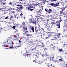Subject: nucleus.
Here are the masks:
<instances>
[{
	"mask_svg": "<svg viewBox=\"0 0 67 67\" xmlns=\"http://www.w3.org/2000/svg\"><path fill=\"white\" fill-rule=\"evenodd\" d=\"M17 6H18L17 8L18 10H22L23 9V7L22 5L18 4Z\"/></svg>",
	"mask_w": 67,
	"mask_h": 67,
	"instance_id": "1",
	"label": "nucleus"
},
{
	"mask_svg": "<svg viewBox=\"0 0 67 67\" xmlns=\"http://www.w3.org/2000/svg\"><path fill=\"white\" fill-rule=\"evenodd\" d=\"M45 11H46V12H47V13H51L52 10L50 9L46 8L45 9Z\"/></svg>",
	"mask_w": 67,
	"mask_h": 67,
	"instance_id": "2",
	"label": "nucleus"
},
{
	"mask_svg": "<svg viewBox=\"0 0 67 67\" xmlns=\"http://www.w3.org/2000/svg\"><path fill=\"white\" fill-rule=\"evenodd\" d=\"M40 36L41 38H45V34H44V33H41L40 34Z\"/></svg>",
	"mask_w": 67,
	"mask_h": 67,
	"instance_id": "3",
	"label": "nucleus"
},
{
	"mask_svg": "<svg viewBox=\"0 0 67 67\" xmlns=\"http://www.w3.org/2000/svg\"><path fill=\"white\" fill-rule=\"evenodd\" d=\"M29 29H31L32 32H34V27L32 26H29Z\"/></svg>",
	"mask_w": 67,
	"mask_h": 67,
	"instance_id": "4",
	"label": "nucleus"
},
{
	"mask_svg": "<svg viewBox=\"0 0 67 67\" xmlns=\"http://www.w3.org/2000/svg\"><path fill=\"white\" fill-rule=\"evenodd\" d=\"M30 21L31 23L34 24L35 25H36V20H35V21H33L32 19H30Z\"/></svg>",
	"mask_w": 67,
	"mask_h": 67,
	"instance_id": "5",
	"label": "nucleus"
},
{
	"mask_svg": "<svg viewBox=\"0 0 67 67\" xmlns=\"http://www.w3.org/2000/svg\"><path fill=\"white\" fill-rule=\"evenodd\" d=\"M45 27H47V32L48 33H49L50 32L49 31H50V26H48L47 25H45Z\"/></svg>",
	"mask_w": 67,
	"mask_h": 67,
	"instance_id": "6",
	"label": "nucleus"
},
{
	"mask_svg": "<svg viewBox=\"0 0 67 67\" xmlns=\"http://www.w3.org/2000/svg\"><path fill=\"white\" fill-rule=\"evenodd\" d=\"M13 42L12 43L10 42L8 43V45L9 46L10 48H13Z\"/></svg>",
	"mask_w": 67,
	"mask_h": 67,
	"instance_id": "7",
	"label": "nucleus"
},
{
	"mask_svg": "<svg viewBox=\"0 0 67 67\" xmlns=\"http://www.w3.org/2000/svg\"><path fill=\"white\" fill-rule=\"evenodd\" d=\"M59 6V3L58 2L57 3H54V6H53V7H58Z\"/></svg>",
	"mask_w": 67,
	"mask_h": 67,
	"instance_id": "8",
	"label": "nucleus"
},
{
	"mask_svg": "<svg viewBox=\"0 0 67 67\" xmlns=\"http://www.w3.org/2000/svg\"><path fill=\"white\" fill-rule=\"evenodd\" d=\"M60 36V34L58 33H55L54 36L56 37H57Z\"/></svg>",
	"mask_w": 67,
	"mask_h": 67,
	"instance_id": "9",
	"label": "nucleus"
},
{
	"mask_svg": "<svg viewBox=\"0 0 67 67\" xmlns=\"http://www.w3.org/2000/svg\"><path fill=\"white\" fill-rule=\"evenodd\" d=\"M23 32H24V33H23V34L24 35H25L26 33H27V32H28V31H27V30H23Z\"/></svg>",
	"mask_w": 67,
	"mask_h": 67,
	"instance_id": "10",
	"label": "nucleus"
},
{
	"mask_svg": "<svg viewBox=\"0 0 67 67\" xmlns=\"http://www.w3.org/2000/svg\"><path fill=\"white\" fill-rule=\"evenodd\" d=\"M60 40H61V37H60V36L58 37H57V40L58 41H60Z\"/></svg>",
	"mask_w": 67,
	"mask_h": 67,
	"instance_id": "11",
	"label": "nucleus"
},
{
	"mask_svg": "<svg viewBox=\"0 0 67 67\" xmlns=\"http://www.w3.org/2000/svg\"><path fill=\"white\" fill-rule=\"evenodd\" d=\"M34 7L32 5L29 6V7H27L28 9H33L34 8Z\"/></svg>",
	"mask_w": 67,
	"mask_h": 67,
	"instance_id": "12",
	"label": "nucleus"
},
{
	"mask_svg": "<svg viewBox=\"0 0 67 67\" xmlns=\"http://www.w3.org/2000/svg\"><path fill=\"white\" fill-rule=\"evenodd\" d=\"M66 7H62V8H61V10H62V11H65V9Z\"/></svg>",
	"mask_w": 67,
	"mask_h": 67,
	"instance_id": "13",
	"label": "nucleus"
},
{
	"mask_svg": "<svg viewBox=\"0 0 67 67\" xmlns=\"http://www.w3.org/2000/svg\"><path fill=\"white\" fill-rule=\"evenodd\" d=\"M21 46L20 45H19L17 47H13V48H14V49H16L17 48L16 47H20Z\"/></svg>",
	"mask_w": 67,
	"mask_h": 67,
	"instance_id": "14",
	"label": "nucleus"
},
{
	"mask_svg": "<svg viewBox=\"0 0 67 67\" xmlns=\"http://www.w3.org/2000/svg\"><path fill=\"white\" fill-rule=\"evenodd\" d=\"M37 16H36V18H37V20H38V19H39V18H38V17H40V16H41V15L40 14V15H37Z\"/></svg>",
	"mask_w": 67,
	"mask_h": 67,
	"instance_id": "15",
	"label": "nucleus"
},
{
	"mask_svg": "<svg viewBox=\"0 0 67 67\" xmlns=\"http://www.w3.org/2000/svg\"><path fill=\"white\" fill-rule=\"evenodd\" d=\"M60 23H59V24H57V26H58V28L59 29L60 28Z\"/></svg>",
	"mask_w": 67,
	"mask_h": 67,
	"instance_id": "16",
	"label": "nucleus"
},
{
	"mask_svg": "<svg viewBox=\"0 0 67 67\" xmlns=\"http://www.w3.org/2000/svg\"><path fill=\"white\" fill-rule=\"evenodd\" d=\"M51 34L52 36H54L55 35V33L51 32Z\"/></svg>",
	"mask_w": 67,
	"mask_h": 67,
	"instance_id": "17",
	"label": "nucleus"
},
{
	"mask_svg": "<svg viewBox=\"0 0 67 67\" xmlns=\"http://www.w3.org/2000/svg\"><path fill=\"white\" fill-rule=\"evenodd\" d=\"M57 15V14H56V13H54V18H55L54 19H57V16H55Z\"/></svg>",
	"mask_w": 67,
	"mask_h": 67,
	"instance_id": "18",
	"label": "nucleus"
},
{
	"mask_svg": "<svg viewBox=\"0 0 67 67\" xmlns=\"http://www.w3.org/2000/svg\"><path fill=\"white\" fill-rule=\"evenodd\" d=\"M67 14V12L66 11L65 12H64L63 13V15H66V14Z\"/></svg>",
	"mask_w": 67,
	"mask_h": 67,
	"instance_id": "19",
	"label": "nucleus"
},
{
	"mask_svg": "<svg viewBox=\"0 0 67 67\" xmlns=\"http://www.w3.org/2000/svg\"><path fill=\"white\" fill-rule=\"evenodd\" d=\"M35 32H38V30H37V27L36 26L35 27Z\"/></svg>",
	"mask_w": 67,
	"mask_h": 67,
	"instance_id": "20",
	"label": "nucleus"
},
{
	"mask_svg": "<svg viewBox=\"0 0 67 67\" xmlns=\"http://www.w3.org/2000/svg\"><path fill=\"white\" fill-rule=\"evenodd\" d=\"M57 37L55 36L54 37H53L52 38V40H57Z\"/></svg>",
	"mask_w": 67,
	"mask_h": 67,
	"instance_id": "21",
	"label": "nucleus"
},
{
	"mask_svg": "<svg viewBox=\"0 0 67 67\" xmlns=\"http://www.w3.org/2000/svg\"><path fill=\"white\" fill-rule=\"evenodd\" d=\"M49 32H48V36L49 37H50L51 35V32H50V31H49Z\"/></svg>",
	"mask_w": 67,
	"mask_h": 67,
	"instance_id": "22",
	"label": "nucleus"
},
{
	"mask_svg": "<svg viewBox=\"0 0 67 67\" xmlns=\"http://www.w3.org/2000/svg\"><path fill=\"white\" fill-rule=\"evenodd\" d=\"M12 38H17V36H15V35H13L12 36Z\"/></svg>",
	"mask_w": 67,
	"mask_h": 67,
	"instance_id": "23",
	"label": "nucleus"
},
{
	"mask_svg": "<svg viewBox=\"0 0 67 67\" xmlns=\"http://www.w3.org/2000/svg\"><path fill=\"white\" fill-rule=\"evenodd\" d=\"M60 19L59 20V21H57L58 23H60V22H61V21H62V20H61V17H60Z\"/></svg>",
	"mask_w": 67,
	"mask_h": 67,
	"instance_id": "24",
	"label": "nucleus"
},
{
	"mask_svg": "<svg viewBox=\"0 0 67 67\" xmlns=\"http://www.w3.org/2000/svg\"><path fill=\"white\" fill-rule=\"evenodd\" d=\"M23 29H24V30H27V27H23Z\"/></svg>",
	"mask_w": 67,
	"mask_h": 67,
	"instance_id": "25",
	"label": "nucleus"
},
{
	"mask_svg": "<svg viewBox=\"0 0 67 67\" xmlns=\"http://www.w3.org/2000/svg\"><path fill=\"white\" fill-rule=\"evenodd\" d=\"M42 23H41V21H39L38 22H37V23L38 24V25H39V24H41Z\"/></svg>",
	"mask_w": 67,
	"mask_h": 67,
	"instance_id": "26",
	"label": "nucleus"
},
{
	"mask_svg": "<svg viewBox=\"0 0 67 67\" xmlns=\"http://www.w3.org/2000/svg\"><path fill=\"white\" fill-rule=\"evenodd\" d=\"M50 4L51 6H54V3H52Z\"/></svg>",
	"mask_w": 67,
	"mask_h": 67,
	"instance_id": "27",
	"label": "nucleus"
},
{
	"mask_svg": "<svg viewBox=\"0 0 67 67\" xmlns=\"http://www.w3.org/2000/svg\"><path fill=\"white\" fill-rule=\"evenodd\" d=\"M35 62V63H38V61L37 60H34L33 61V62Z\"/></svg>",
	"mask_w": 67,
	"mask_h": 67,
	"instance_id": "28",
	"label": "nucleus"
},
{
	"mask_svg": "<svg viewBox=\"0 0 67 67\" xmlns=\"http://www.w3.org/2000/svg\"><path fill=\"white\" fill-rule=\"evenodd\" d=\"M13 18H16L17 19H18V17H16V16L15 15L13 16Z\"/></svg>",
	"mask_w": 67,
	"mask_h": 67,
	"instance_id": "29",
	"label": "nucleus"
},
{
	"mask_svg": "<svg viewBox=\"0 0 67 67\" xmlns=\"http://www.w3.org/2000/svg\"><path fill=\"white\" fill-rule=\"evenodd\" d=\"M14 2H12V6H14Z\"/></svg>",
	"mask_w": 67,
	"mask_h": 67,
	"instance_id": "30",
	"label": "nucleus"
},
{
	"mask_svg": "<svg viewBox=\"0 0 67 67\" xmlns=\"http://www.w3.org/2000/svg\"><path fill=\"white\" fill-rule=\"evenodd\" d=\"M25 35H26V36H31V35L28 34H26Z\"/></svg>",
	"mask_w": 67,
	"mask_h": 67,
	"instance_id": "31",
	"label": "nucleus"
},
{
	"mask_svg": "<svg viewBox=\"0 0 67 67\" xmlns=\"http://www.w3.org/2000/svg\"><path fill=\"white\" fill-rule=\"evenodd\" d=\"M46 58H45L46 60H48L49 59V57H46Z\"/></svg>",
	"mask_w": 67,
	"mask_h": 67,
	"instance_id": "32",
	"label": "nucleus"
},
{
	"mask_svg": "<svg viewBox=\"0 0 67 67\" xmlns=\"http://www.w3.org/2000/svg\"><path fill=\"white\" fill-rule=\"evenodd\" d=\"M63 10H61L60 11V14H62L63 13Z\"/></svg>",
	"mask_w": 67,
	"mask_h": 67,
	"instance_id": "33",
	"label": "nucleus"
},
{
	"mask_svg": "<svg viewBox=\"0 0 67 67\" xmlns=\"http://www.w3.org/2000/svg\"><path fill=\"white\" fill-rule=\"evenodd\" d=\"M10 41H11V42H13V40H12V38H11V39H10Z\"/></svg>",
	"mask_w": 67,
	"mask_h": 67,
	"instance_id": "34",
	"label": "nucleus"
},
{
	"mask_svg": "<svg viewBox=\"0 0 67 67\" xmlns=\"http://www.w3.org/2000/svg\"><path fill=\"white\" fill-rule=\"evenodd\" d=\"M66 23L64 25H65V27H66V28L67 29V23Z\"/></svg>",
	"mask_w": 67,
	"mask_h": 67,
	"instance_id": "35",
	"label": "nucleus"
},
{
	"mask_svg": "<svg viewBox=\"0 0 67 67\" xmlns=\"http://www.w3.org/2000/svg\"><path fill=\"white\" fill-rule=\"evenodd\" d=\"M22 24L23 25H25V22H23L22 23Z\"/></svg>",
	"mask_w": 67,
	"mask_h": 67,
	"instance_id": "36",
	"label": "nucleus"
},
{
	"mask_svg": "<svg viewBox=\"0 0 67 67\" xmlns=\"http://www.w3.org/2000/svg\"><path fill=\"white\" fill-rule=\"evenodd\" d=\"M41 14V13H37L36 14V15H40Z\"/></svg>",
	"mask_w": 67,
	"mask_h": 67,
	"instance_id": "37",
	"label": "nucleus"
},
{
	"mask_svg": "<svg viewBox=\"0 0 67 67\" xmlns=\"http://www.w3.org/2000/svg\"><path fill=\"white\" fill-rule=\"evenodd\" d=\"M45 55H46V57H47V56H48V54H47V53H45Z\"/></svg>",
	"mask_w": 67,
	"mask_h": 67,
	"instance_id": "38",
	"label": "nucleus"
},
{
	"mask_svg": "<svg viewBox=\"0 0 67 67\" xmlns=\"http://www.w3.org/2000/svg\"><path fill=\"white\" fill-rule=\"evenodd\" d=\"M4 3L3 2H1V5H3V4H4Z\"/></svg>",
	"mask_w": 67,
	"mask_h": 67,
	"instance_id": "39",
	"label": "nucleus"
},
{
	"mask_svg": "<svg viewBox=\"0 0 67 67\" xmlns=\"http://www.w3.org/2000/svg\"><path fill=\"white\" fill-rule=\"evenodd\" d=\"M59 51L60 52H62L63 51V49H59Z\"/></svg>",
	"mask_w": 67,
	"mask_h": 67,
	"instance_id": "40",
	"label": "nucleus"
},
{
	"mask_svg": "<svg viewBox=\"0 0 67 67\" xmlns=\"http://www.w3.org/2000/svg\"><path fill=\"white\" fill-rule=\"evenodd\" d=\"M42 10H43V8H42L40 9L39 11L41 12L42 11Z\"/></svg>",
	"mask_w": 67,
	"mask_h": 67,
	"instance_id": "41",
	"label": "nucleus"
},
{
	"mask_svg": "<svg viewBox=\"0 0 67 67\" xmlns=\"http://www.w3.org/2000/svg\"><path fill=\"white\" fill-rule=\"evenodd\" d=\"M43 56V57H46V55H45V54H43L42 55Z\"/></svg>",
	"mask_w": 67,
	"mask_h": 67,
	"instance_id": "42",
	"label": "nucleus"
},
{
	"mask_svg": "<svg viewBox=\"0 0 67 67\" xmlns=\"http://www.w3.org/2000/svg\"><path fill=\"white\" fill-rule=\"evenodd\" d=\"M14 21L12 20V21L10 23H14Z\"/></svg>",
	"mask_w": 67,
	"mask_h": 67,
	"instance_id": "43",
	"label": "nucleus"
},
{
	"mask_svg": "<svg viewBox=\"0 0 67 67\" xmlns=\"http://www.w3.org/2000/svg\"><path fill=\"white\" fill-rule=\"evenodd\" d=\"M37 13H41V12L40 10H38L37 12Z\"/></svg>",
	"mask_w": 67,
	"mask_h": 67,
	"instance_id": "44",
	"label": "nucleus"
},
{
	"mask_svg": "<svg viewBox=\"0 0 67 67\" xmlns=\"http://www.w3.org/2000/svg\"><path fill=\"white\" fill-rule=\"evenodd\" d=\"M8 18H9L8 16H7L5 18V19H8Z\"/></svg>",
	"mask_w": 67,
	"mask_h": 67,
	"instance_id": "45",
	"label": "nucleus"
},
{
	"mask_svg": "<svg viewBox=\"0 0 67 67\" xmlns=\"http://www.w3.org/2000/svg\"><path fill=\"white\" fill-rule=\"evenodd\" d=\"M63 31H64V32H66V31H67V30H65V29H64V30H63Z\"/></svg>",
	"mask_w": 67,
	"mask_h": 67,
	"instance_id": "46",
	"label": "nucleus"
},
{
	"mask_svg": "<svg viewBox=\"0 0 67 67\" xmlns=\"http://www.w3.org/2000/svg\"><path fill=\"white\" fill-rule=\"evenodd\" d=\"M23 15V14L21 13L20 14V16H22V15Z\"/></svg>",
	"mask_w": 67,
	"mask_h": 67,
	"instance_id": "47",
	"label": "nucleus"
},
{
	"mask_svg": "<svg viewBox=\"0 0 67 67\" xmlns=\"http://www.w3.org/2000/svg\"><path fill=\"white\" fill-rule=\"evenodd\" d=\"M62 60H62V59H59L60 62H62Z\"/></svg>",
	"mask_w": 67,
	"mask_h": 67,
	"instance_id": "48",
	"label": "nucleus"
},
{
	"mask_svg": "<svg viewBox=\"0 0 67 67\" xmlns=\"http://www.w3.org/2000/svg\"><path fill=\"white\" fill-rule=\"evenodd\" d=\"M12 18H13V16H12V15L10 17V19H12Z\"/></svg>",
	"mask_w": 67,
	"mask_h": 67,
	"instance_id": "49",
	"label": "nucleus"
},
{
	"mask_svg": "<svg viewBox=\"0 0 67 67\" xmlns=\"http://www.w3.org/2000/svg\"><path fill=\"white\" fill-rule=\"evenodd\" d=\"M13 29H15V26H14L13 27Z\"/></svg>",
	"mask_w": 67,
	"mask_h": 67,
	"instance_id": "50",
	"label": "nucleus"
},
{
	"mask_svg": "<svg viewBox=\"0 0 67 67\" xmlns=\"http://www.w3.org/2000/svg\"><path fill=\"white\" fill-rule=\"evenodd\" d=\"M57 0H51V1H56Z\"/></svg>",
	"mask_w": 67,
	"mask_h": 67,
	"instance_id": "51",
	"label": "nucleus"
},
{
	"mask_svg": "<svg viewBox=\"0 0 67 67\" xmlns=\"http://www.w3.org/2000/svg\"><path fill=\"white\" fill-rule=\"evenodd\" d=\"M29 10H30V11H33L34 10V9H29Z\"/></svg>",
	"mask_w": 67,
	"mask_h": 67,
	"instance_id": "52",
	"label": "nucleus"
},
{
	"mask_svg": "<svg viewBox=\"0 0 67 67\" xmlns=\"http://www.w3.org/2000/svg\"><path fill=\"white\" fill-rule=\"evenodd\" d=\"M64 22H67V19H65V20H64Z\"/></svg>",
	"mask_w": 67,
	"mask_h": 67,
	"instance_id": "53",
	"label": "nucleus"
},
{
	"mask_svg": "<svg viewBox=\"0 0 67 67\" xmlns=\"http://www.w3.org/2000/svg\"><path fill=\"white\" fill-rule=\"evenodd\" d=\"M50 19H47V22H48V21H50Z\"/></svg>",
	"mask_w": 67,
	"mask_h": 67,
	"instance_id": "54",
	"label": "nucleus"
},
{
	"mask_svg": "<svg viewBox=\"0 0 67 67\" xmlns=\"http://www.w3.org/2000/svg\"><path fill=\"white\" fill-rule=\"evenodd\" d=\"M52 48H54V49H55V46H53V47H52Z\"/></svg>",
	"mask_w": 67,
	"mask_h": 67,
	"instance_id": "55",
	"label": "nucleus"
},
{
	"mask_svg": "<svg viewBox=\"0 0 67 67\" xmlns=\"http://www.w3.org/2000/svg\"><path fill=\"white\" fill-rule=\"evenodd\" d=\"M5 46L6 47H9V46H8V45H6Z\"/></svg>",
	"mask_w": 67,
	"mask_h": 67,
	"instance_id": "56",
	"label": "nucleus"
},
{
	"mask_svg": "<svg viewBox=\"0 0 67 67\" xmlns=\"http://www.w3.org/2000/svg\"><path fill=\"white\" fill-rule=\"evenodd\" d=\"M43 3H45V1L44 0H43Z\"/></svg>",
	"mask_w": 67,
	"mask_h": 67,
	"instance_id": "57",
	"label": "nucleus"
},
{
	"mask_svg": "<svg viewBox=\"0 0 67 67\" xmlns=\"http://www.w3.org/2000/svg\"><path fill=\"white\" fill-rule=\"evenodd\" d=\"M53 59V58H54V57H52V58H50V60H51V59Z\"/></svg>",
	"mask_w": 67,
	"mask_h": 67,
	"instance_id": "58",
	"label": "nucleus"
},
{
	"mask_svg": "<svg viewBox=\"0 0 67 67\" xmlns=\"http://www.w3.org/2000/svg\"><path fill=\"white\" fill-rule=\"evenodd\" d=\"M17 11L18 12H21V10H17Z\"/></svg>",
	"mask_w": 67,
	"mask_h": 67,
	"instance_id": "59",
	"label": "nucleus"
},
{
	"mask_svg": "<svg viewBox=\"0 0 67 67\" xmlns=\"http://www.w3.org/2000/svg\"><path fill=\"white\" fill-rule=\"evenodd\" d=\"M19 43L20 44H21V41H20V40H19Z\"/></svg>",
	"mask_w": 67,
	"mask_h": 67,
	"instance_id": "60",
	"label": "nucleus"
},
{
	"mask_svg": "<svg viewBox=\"0 0 67 67\" xmlns=\"http://www.w3.org/2000/svg\"><path fill=\"white\" fill-rule=\"evenodd\" d=\"M44 24H45L46 25L47 24V23H44Z\"/></svg>",
	"mask_w": 67,
	"mask_h": 67,
	"instance_id": "61",
	"label": "nucleus"
},
{
	"mask_svg": "<svg viewBox=\"0 0 67 67\" xmlns=\"http://www.w3.org/2000/svg\"><path fill=\"white\" fill-rule=\"evenodd\" d=\"M9 4H10V5H12V2L10 3H9Z\"/></svg>",
	"mask_w": 67,
	"mask_h": 67,
	"instance_id": "62",
	"label": "nucleus"
},
{
	"mask_svg": "<svg viewBox=\"0 0 67 67\" xmlns=\"http://www.w3.org/2000/svg\"><path fill=\"white\" fill-rule=\"evenodd\" d=\"M1 1L2 2V1H5V0H1Z\"/></svg>",
	"mask_w": 67,
	"mask_h": 67,
	"instance_id": "63",
	"label": "nucleus"
},
{
	"mask_svg": "<svg viewBox=\"0 0 67 67\" xmlns=\"http://www.w3.org/2000/svg\"><path fill=\"white\" fill-rule=\"evenodd\" d=\"M41 20H43V18H42V17L41 18Z\"/></svg>",
	"mask_w": 67,
	"mask_h": 67,
	"instance_id": "64",
	"label": "nucleus"
}]
</instances>
